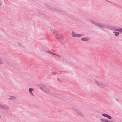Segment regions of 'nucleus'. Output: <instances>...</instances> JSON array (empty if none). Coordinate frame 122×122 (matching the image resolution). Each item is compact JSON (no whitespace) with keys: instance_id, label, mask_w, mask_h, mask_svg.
<instances>
[{"instance_id":"nucleus-1","label":"nucleus","mask_w":122,"mask_h":122,"mask_svg":"<svg viewBox=\"0 0 122 122\" xmlns=\"http://www.w3.org/2000/svg\"><path fill=\"white\" fill-rule=\"evenodd\" d=\"M94 83L95 85L102 88H104L106 87L108 85L107 84L102 82L100 81L97 80H95Z\"/></svg>"},{"instance_id":"nucleus-2","label":"nucleus","mask_w":122,"mask_h":122,"mask_svg":"<svg viewBox=\"0 0 122 122\" xmlns=\"http://www.w3.org/2000/svg\"><path fill=\"white\" fill-rule=\"evenodd\" d=\"M89 20L92 23L96 26H99L102 28H106V25L104 24L97 22L92 19L90 20Z\"/></svg>"},{"instance_id":"nucleus-3","label":"nucleus","mask_w":122,"mask_h":122,"mask_svg":"<svg viewBox=\"0 0 122 122\" xmlns=\"http://www.w3.org/2000/svg\"><path fill=\"white\" fill-rule=\"evenodd\" d=\"M40 89L44 92L46 93H49L51 90L50 88L45 85L41 86Z\"/></svg>"},{"instance_id":"nucleus-4","label":"nucleus","mask_w":122,"mask_h":122,"mask_svg":"<svg viewBox=\"0 0 122 122\" xmlns=\"http://www.w3.org/2000/svg\"><path fill=\"white\" fill-rule=\"evenodd\" d=\"M54 35L55 37L58 39L59 41H61L63 40V37L62 35L58 32H56L55 33Z\"/></svg>"},{"instance_id":"nucleus-5","label":"nucleus","mask_w":122,"mask_h":122,"mask_svg":"<svg viewBox=\"0 0 122 122\" xmlns=\"http://www.w3.org/2000/svg\"><path fill=\"white\" fill-rule=\"evenodd\" d=\"M71 35L72 36L74 37H80L83 36V34H77L73 31L72 32Z\"/></svg>"},{"instance_id":"nucleus-6","label":"nucleus","mask_w":122,"mask_h":122,"mask_svg":"<svg viewBox=\"0 0 122 122\" xmlns=\"http://www.w3.org/2000/svg\"><path fill=\"white\" fill-rule=\"evenodd\" d=\"M73 110L80 117H82L83 116L82 113L79 110L76 109H73Z\"/></svg>"},{"instance_id":"nucleus-7","label":"nucleus","mask_w":122,"mask_h":122,"mask_svg":"<svg viewBox=\"0 0 122 122\" xmlns=\"http://www.w3.org/2000/svg\"><path fill=\"white\" fill-rule=\"evenodd\" d=\"M47 8L51 10L56 11H58L59 10L57 7L55 6H48L47 7Z\"/></svg>"},{"instance_id":"nucleus-8","label":"nucleus","mask_w":122,"mask_h":122,"mask_svg":"<svg viewBox=\"0 0 122 122\" xmlns=\"http://www.w3.org/2000/svg\"><path fill=\"white\" fill-rule=\"evenodd\" d=\"M34 90L32 88H30L29 89L28 92L30 95L32 97L34 96V94L33 93Z\"/></svg>"},{"instance_id":"nucleus-9","label":"nucleus","mask_w":122,"mask_h":122,"mask_svg":"<svg viewBox=\"0 0 122 122\" xmlns=\"http://www.w3.org/2000/svg\"><path fill=\"white\" fill-rule=\"evenodd\" d=\"M0 108L5 111H7L9 109V108L8 107L2 104H0Z\"/></svg>"},{"instance_id":"nucleus-10","label":"nucleus","mask_w":122,"mask_h":122,"mask_svg":"<svg viewBox=\"0 0 122 122\" xmlns=\"http://www.w3.org/2000/svg\"><path fill=\"white\" fill-rule=\"evenodd\" d=\"M102 115L104 117H107L109 119H112V117L110 115L105 113H103L102 114Z\"/></svg>"},{"instance_id":"nucleus-11","label":"nucleus","mask_w":122,"mask_h":122,"mask_svg":"<svg viewBox=\"0 0 122 122\" xmlns=\"http://www.w3.org/2000/svg\"><path fill=\"white\" fill-rule=\"evenodd\" d=\"M89 40V38L88 37H83L81 38V40L82 41H87Z\"/></svg>"},{"instance_id":"nucleus-12","label":"nucleus","mask_w":122,"mask_h":122,"mask_svg":"<svg viewBox=\"0 0 122 122\" xmlns=\"http://www.w3.org/2000/svg\"><path fill=\"white\" fill-rule=\"evenodd\" d=\"M17 45L19 47H23V46L22 45L21 43H17Z\"/></svg>"},{"instance_id":"nucleus-13","label":"nucleus","mask_w":122,"mask_h":122,"mask_svg":"<svg viewBox=\"0 0 122 122\" xmlns=\"http://www.w3.org/2000/svg\"><path fill=\"white\" fill-rule=\"evenodd\" d=\"M113 33H114V35L115 36H117L119 34V33L117 32L113 31Z\"/></svg>"},{"instance_id":"nucleus-14","label":"nucleus","mask_w":122,"mask_h":122,"mask_svg":"<svg viewBox=\"0 0 122 122\" xmlns=\"http://www.w3.org/2000/svg\"><path fill=\"white\" fill-rule=\"evenodd\" d=\"M115 30L116 31L121 32H122V29L121 28L116 29Z\"/></svg>"},{"instance_id":"nucleus-15","label":"nucleus","mask_w":122,"mask_h":122,"mask_svg":"<svg viewBox=\"0 0 122 122\" xmlns=\"http://www.w3.org/2000/svg\"><path fill=\"white\" fill-rule=\"evenodd\" d=\"M50 30L52 32L54 33V35L55 34V33L57 31L56 30H55L54 29H51Z\"/></svg>"},{"instance_id":"nucleus-16","label":"nucleus","mask_w":122,"mask_h":122,"mask_svg":"<svg viewBox=\"0 0 122 122\" xmlns=\"http://www.w3.org/2000/svg\"><path fill=\"white\" fill-rule=\"evenodd\" d=\"M10 98H9L8 99L9 100H10L13 99H16V97L12 96H10Z\"/></svg>"},{"instance_id":"nucleus-17","label":"nucleus","mask_w":122,"mask_h":122,"mask_svg":"<svg viewBox=\"0 0 122 122\" xmlns=\"http://www.w3.org/2000/svg\"><path fill=\"white\" fill-rule=\"evenodd\" d=\"M45 52L46 53H52L51 52V51H45Z\"/></svg>"},{"instance_id":"nucleus-18","label":"nucleus","mask_w":122,"mask_h":122,"mask_svg":"<svg viewBox=\"0 0 122 122\" xmlns=\"http://www.w3.org/2000/svg\"><path fill=\"white\" fill-rule=\"evenodd\" d=\"M2 3L1 1L0 0V7L2 5Z\"/></svg>"},{"instance_id":"nucleus-19","label":"nucleus","mask_w":122,"mask_h":122,"mask_svg":"<svg viewBox=\"0 0 122 122\" xmlns=\"http://www.w3.org/2000/svg\"><path fill=\"white\" fill-rule=\"evenodd\" d=\"M51 53L53 54H54V55H56L57 54H55V53H52H52Z\"/></svg>"},{"instance_id":"nucleus-20","label":"nucleus","mask_w":122,"mask_h":122,"mask_svg":"<svg viewBox=\"0 0 122 122\" xmlns=\"http://www.w3.org/2000/svg\"><path fill=\"white\" fill-rule=\"evenodd\" d=\"M56 55L57 56L59 57H60V56L59 55H58L57 54Z\"/></svg>"},{"instance_id":"nucleus-21","label":"nucleus","mask_w":122,"mask_h":122,"mask_svg":"<svg viewBox=\"0 0 122 122\" xmlns=\"http://www.w3.org/2000/svg\"><path fill=\"white\" fill-rule=\"evenodd\" d=\"M2 58L0 57V60L1 61L2 60Z\"/></svg>"},{"instance_id":"nucleus-22","label":"nucleus","mask_w":122,"mask_h":122,"mask_svg":"<svg viewBox=\"0 0 122 122\" xmlns=\"http://www.w3.org/2000/svg\"><path fill=\"white\" fill-rule=\"evenodd\" d=\"M54 73L55 74H56V73Z\"/></svg>"},{"instance_id":"nucleus-23","label":"nucleus","mask_w":122,"mask_h":122,"mask_svg":"<svg viewBox=\"0 0 122 122\" xmlns=\"http://www.w3.org/2000/svg\"><path fill=\"white\" fill-rule=\"evenodd\" d=\"M58 80H59V81H60V80L59 79H58Z\"/></svg>"}]
</instances>
